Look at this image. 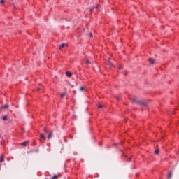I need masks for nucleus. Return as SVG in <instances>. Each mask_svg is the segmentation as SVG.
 Returning a JSON list of instances; mask_svg holds the SVG:
<instances>
[{"mask_svg":"<svg viewBox=\"0 0 179 179\" xmlns=\"http://www.w3.org/2000/svg\"><path fill=\"white\" fill-rule=\"evenodd\" d=\"M132 103L134 104H138L140 106H146V102L143 100H138V98H131Z\"/></svg>","mask_w":179,"mask_h":179,"instance_id":"1","label":"nucleus"},{"mask_svg":"<svg viewBox=\"0 0 179 179\" xmlns=\"http://www.w3.org/2000/svg\"><path fill=\"white\" fill-rule=\"evenodd\" d=\"M9 107V105L8 104H6L4 106H2L1 108H0V110L1 111H2V110H6V108H8Z\"/></svg>","mask_w":179,"mask_h":179,"instance_id":"2","label":"nucleus"},{"mask_svg":"<svg viewBox=\"0 0 179 179\" xmlns=\"http://www.w3.org/2000/svg\"><path fill=\"white\" fill-rule=\"evenodd\" d=\"M65 47H68V44L63 43L59 46V50H62V48H65Z\"/></svg>","mask_w":179,"mask_h":179,"instance_id":"3","label":"nucleus"},{"mask_svg":"<svg viewBox=\"0 0 179 179\" xmlns=\"http://www.w3.org/2000/svg\"><path fill=\"white\" fill-rule=\"evenodd\" d=\"M150 64H151V65H155V64H156V60H155L154 59H150Z\"/></svg>","mask_w":179,"mask_h":179,"instance_id":"4","label":"nucleus"},{"mask_svg":"<svg viewBox=\"0 0 179 179\" xmlns=\"http://www.w3.org/2000/svg\"><path fill=\"white\" fill-rule=\"evenodd\" d=\"M66 76H67L68 78H71V76H72V73L70 72V71L66 72Z\"/></svg>","mask_w":179,"mask_h":179,"instance_id":"5","label":"nucleus"},{"mask_svg":"<svg viewBox=\"0 0 179 179\" xmlns=\"http://www.w3.org/2000/svg\"><path fill=\"white\" fill-rule=\"evenodd\" d=\"M110 58H108V62H107V65H109L110 68H111V66H113V63H111V62H110Z\"/></svg>","mask_w":179,"mask_h":179,"instance_id":"6","label":"nucleus"},{"mask_svg":"<svg viewBox=\"0 0 179 179\" xmlns=\"http://www.w3.org/2000/svg\"><path fill=\"white\" fill-rule=\"evenodd\" d=\"M39 136L40 138H41V139H44V141L47 139V138L44 136L43 133H41Z\"/></svg>","mask_w":179,"mask_h":179,"instance_id":"7","label":"nucleus"},{"mask_svg":"<svg viewBox=\"0 0 179 179\" xmlns=\"http://www.w3.org/2000/svg\"><path fill=\"white\" fill-rule=\"evenodd\" d=\"M52 138V131H51L48 135V139H51Z\"/></svg>","mask_w":179,"mask_h":179,"instance_id":"8","label":"nucleus"},{"mask_svg":"<svg viewBox=\"0 0 179 179\" xmlns=\"http://www.w3.org/2000/svg\"><path fill=\"white\" fill-rule=\"evenodd\" d=\"M4 160H5V157L3 155H2L0 157V162L2 163L3 162H4Z\"/></svg>","mask_w":179,"mask_h":179,"instance_id":"9","label":"nucleus"},{"mask_svg":"<svg viewBox=\"0 0 179 179\" xmlns=\"http://www.w3.org/2000/svg\"><path fill=\"white\" fill-rule=\"evenodd\" d=\"M160 152V150H159V148L156 149L155 150V155H159V152Z\"/></svg>","mask_w":179,"mask_h":179,"instance_id":"10","label":"nucleus"},{"mask_svg":"<svg viewBox=\"0 0 179 179\" xmlns=\"http://www.w3.org/2000/svg\"><path fill=\"white\" fill-rule=\"evenodd\" d=\"M27 143H29V142L28 141H25V142H24V143H22V146H27Z\"/></svg>","mask_w":179,"mask_h":179,"instance_id":"11","label":"nucleus"},{"mask_svg":"<svg viewBox=\"0 0 179 179\" xmlns=\"http://www.w3.org/2000/svg\"><path fill=\"white\" fill-rule=\"evenodd\" d=\"M3 121H6V120H8V116L5 115L2 117Z\"/></svg>","mask_w":179,"mask_h":179,"instance_id":"12","label":"nucleus"},{"mask_svg":"<svg viewBox=\"0 0 179 179\" xmlns=\"http://www.w3.org/2000/svg\"><path fill=\"white\" fill-rule=\"evenodd\" d=\"M173 176V173H171V172H169V176H168V179H170V178H171V176Z\"/></svg>","mask_w":179,"mask_h":179,"instance_id":"13","label":"nucleus"},{"mask_svg":"<svg viewBox=\"0 0 179 179\" xmlns=\"http://www.w3.org/2000/svg\"><path fill=\"white\" fill-rule=\"evenodd\" d=\"M52 179H58V176L55 175L53 177L51 178Z\"/></svg>","mask_w":179,"mask_h":179,"instance_id":"14","label":"nucleus"},{"mask_svg":"<svg viewBox=\"0 0 179 179\" xmlns=\"http://www.w3.org/2000/svg\"><path fill=\"white\" fill-rule=\"evenodd\" d=\"M103 107H104L103 105H101V104L98 105V108H103Z\"/></svg>","mask_w":179,"mask_h":179,"instance_id":"15","label":"nucleus"},{"mask_svg":"<svg viewBox=\"0 0 179 179\" xmlns=\"http://www.w3.org/2000/svg\"><path fill=\"white\" fill-rule=\"evenodd\" d=\"M85 61L87 64H90V60H89L88 59H87Z\"/></svg>","mask_w":179,"mask_h":179,"instance_id":"16","label":"nucleus"},{"mask_svg":"<svg viewBox=\"0 0 179 179\" xmlns=\"http://www.w3.org/2000/svg\"><path fill=\"white\" fill-rule=\"evenodd\" d=\"M66 94H65V93L62 94H61V97H62V98L65 97Z\"/></svg>","mask_w":179,"mask_h":179,"instance_id":"17","label":"nucleus"},{"mask_svg":"<svg viewBox=\"0 0 179 179\" xmlns=\"http://www.w3.org/2000/svg\"><path fill=\"white\" fill-rule=\"evenodd\" d=\"M80 90L81 92L83 91V90H85V87H80Z\"/></svg>","mask_w":179,"mask_h":179,"instance_id":"18","label":"nucleus"},{"mask_svg":"<svg viewBox=\"0 0 179 179\" xmlns=\"http://www.w3.org/2000/svg\"><path fill=\"white\" fill-rule=\"evenodd\" d=\"M43 132H47V127H44Z\"/></svg>","mask_w":179,"mask_h":179,"instance_id":"19","label":"nucleus"},{"mask_svg":"<svg viewBox=\"0 0 179 179\" xmlns=\"http://www.w3.org/2000/svg\"><path fill=\"white\" fill-rule=\"evenodd\" d=\"M99 5H96L95 7H94V9H98L99 8Z\"/></svg>","mask_w":179,"mask_h":179,"instance_id":"20","label":"nucleus"},{"mask_svg":"<svg viewBox=\"0 0 179 179\" xmlns=\"http://www.w3.org/2000/svg\"><path fill=\"white\" fill-rule=\"evenodd\" d=\"M1 3H5V0H1Z\"/></svg>","mask_w":179,"mask_h":179,"instance_id":"21","label":"nucleus"},{"mask_svg":"<svg viewBox=\"0 0 179 179\" xmlns=\"http://www.w3.org/2000/svg\"><path fill=\"white\" fill-rule=\"evenodd\" d=\"M90 36L93 37V34H92V32L90 33Z\"/></svg>","mask_w":179,"mask_h":179,"instance_id":"22","label":"nucleus"},{"mask_svg":"<svg viewBox=\"0 0 179 179\" xmlns=\"http://www.w3.org/2000/svg\"><path fill=\"white\" fill-rule=\"evenodd\" d=\"M117 99L118 100H120L121 96H117Z\"/></svg>","mask_w":179,"mask_h":179,"instance_id":"23","label":"nucleus"},{"mask_svg":"<svg viewBox=\"0 0 179 179\" xmlns=\"http://www.w3.org/2000/svg\"><path fill=\"white\" fill-rule=\"evenodd\" d=\"M37 90H40V88H37Z\"/></svg>","mask_w":179,"mask_h":179,"instance_id":"24","label":"nucleus"},{"mask_svg":"<svg viewBox=\"0 0 179 179\" xmlns=\"http://www.w3.org/2000/svg\"><path fill=\"white\" fill-rule=\"evenodd\" d=\"M0 138H1V136H0Z\"/></svg>","mask_w":179,"mask_h":179,"instance_id":"25","label":"nucleus"}]
</instances>
